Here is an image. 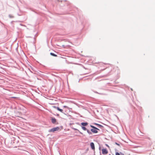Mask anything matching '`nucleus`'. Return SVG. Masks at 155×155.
<instances>
[{"label":"nucleus","mask_w":155,"mask_h":155,"mask_svg":"<svg viewBox=\"0 0 155 155\" xmlns=\"http://www.w3.org/2000/svg\"><path fill=\"white\" fill-rule=\"evenodd\" d=\"M60 130V129L59 127H54L49 130V132H54L56 131H58Z\"/></svg>","instance_id":"nucleus-1"},{"label":"nucleus","mask_w":155,"mask_h":155,"mask_svg":"<svg viewBox=\"0 0 155 155\" xmlns=\"http://www.w3.org/2000/svg\"><path fill=\"white\" fill-rule=\"evenodd\" d=\"M91 127L93 128V129H91V131L92 132L94 133H97L98 132H97V130H99V129H98V128H97L96 127H94L92 125H91Z\"/></svg>","instance_id":"nucleus-2"},{"label":"nucleus","mask_w":155,"mask_h":155,"mask_svg":"<svg viewBox=\"0 0 155 155\" xmlns=\"http://www.w3.org/2000/svg\"><path fill=\"white\" fill-rule=\"evenodd\" d=\"M102 151L103 154H107L108 153V151L106 149H103L102 150Z\"/></svg>","instance_id":"nucleus-3"},{"label":"nucleus","mask_w":155,"mask_h":155,"mask_svg":"<svg viewBox=\"0 0 155 155\" xmlns=\"http://www.w3.org/2000/svg\"><path fill=\"white\" fill-rule=\"evenodd\" d=\"M90 146L91 147V149L92 150H94L95 146H94V144L93 143L91 142L90 143Z\"/></svg>","instance_id":"nucleus-4"},{"label":"nucleus","mask_w":155,"mask_h":155,"mask_svg":"<svg viewBox=\"0 0 155 155\" xmlns=\"http://www.w3.org/2000/svg\"><path fill=\"white\" fill-rule=\"evenodd\" d=\"M52 107L54 108H56L58 110V111H60L61 113H63V110L60 109L59 107H56L55 106H52Z\"/></svg>","instance_id":"nucleus-5"},{"label":"nucleus","mask_w":155,"mask_h":155,"mask_svg":"<svg viewBox=\"0 0 155 155\" xmlns=\"http://www.w3.org/2000/svg\"><path fill=\"white\" fill-rule=\"evenodd\" d=\"M51 121L53 124H55L56 120L54 118H52L51 119Z\"/></svg>","instance_id":"nucleus-6"},{"label":"nucleus","mask_w":155,"mask_h":155,"mask_svg":"<svg viewBox=\"0 0 155 155\" xmlns=\"http://www.w3.org/2000/svg\"><path fill=\"white\" fill-rule=\"evenodd\" d=\"M81 125L83 126V127L84 126H87L88 124V123L86 122V123H81Z\"/></svg>","instance_id":"nucleus-7"},{"label":"nucleus","mask_w":155,"mask_h":155,"mask_svg":"<svg viewBox=\"0 0 155 155\" xmlns=\"http://www.w3.org/2000/svg\"><path fill=\"white\" fill-rule=\"evenodd\" d=\"M50 54L51 55H52V56H53L54 57H57V55L54 54V53H51Z\"/></svg>","instance_id":"nucleus-8"},{"label":"nucleus","mask_w":155,"mask_h":155,"mask_svg":"<svg viewBox=\"0 0 155 155\" xmlns=\"http://www.w3.org/2000/svg\"><path fill=\"white\" fill-rule=\"evenodd\" d=\"M81 128H82V129L84 130H87V128L84 127L82 126V127Z\"/></svg>","instance_id":"nucleus-9"},{"label":"nucleus","mask_w":155,"mask_h":155,"mask_svg":"<svg viewBox=\"0 0 155 155\" xmlns=\"http://www.w3.org/2000/svg\"><path fill=\"white\" fill-rule=\"evenodd\" d=\"M87 133L89 134H91V132H90L88 130H87Z\"/></svg>","instance_id":"nucleus-10"},{"label":"nucleus","mask_w":155,"mask_h":155,"mask_svg":"<svg viewBox=\"0 0 155 155\" xmlns=\"http://www.w3.org/2000/svg\"><path fill=\"white\" fill-rule=\"evenodd\" d=\"M116 155H120V154L118 152H116L115 153Z\"/></svg>","instance_id":"nucleus-11"},{"label":"nucleus","mask_w":155,"mask_h":155,"mask_svg":"<svg viewBox=\"0 0 155 155\" xmlns=\"http://www.w3.org/2000/svg\"><path fill=\"white\" fill-rule=\"evenodd\" d=\"M63 107H64V108H68V106H63Z\"/></svg>","instance_id":"nucleus-12"},{"label":"nucleus","mask_w":155,"mask_h":155,"mask_svg":"<svg viewBox=\"0 0 155 155\" xmlns=\"http://www.w3.org/2000/svg\"><path fill=\"white\" fill-rule=\"evenodd\" d=\"M96 124V125H98V126H101V125H99V124Z\"/></svg>","instance_id":"nucleus-13"},{"label":"nucleus","mask_w":155,"mask_h":155,"mask_svg":"<svg viewBox=\"0 0 155 155\" xmlns=\"http://www.w3.org/2000/svg\"><path fill=\"white\" fill-rule=\"evenodd\" d=\"M106 146L108 147H109V146L107 144H106Z\"/></svg>","instance_id":"nucleus-14"},{"label":"nucleus","mask_w":155,"mask_h":155,"mask_svg":"<svg viewBox=\"0 0 155 155\" xmlns=\"http://www.w3.org/2000/svg\"><path fill=\"white\" fill-rule=\"evenodd\" d=\"M120 153L121 155H124V154L122 153Z\"/></svg>","instance_id":"nucleus-15"},{"label":"nucleus","mask_w":155,"mask_h":155,"mask_svg":"<svg viewBox=\"0 0 155 155\" xmlns=\"http://www.w3.org/2000/svg\"><path fill=\"white\" fill-rule=\"evenodd\" d=\"M12 97V98H16V97Z\"/></svg>","instance_id":"nucleus-16"},{"label":"nucleus","mask_w":155,"mask_h":155,"mask_svg":"<svg viewBox=\"0 0 155 155\" xmlns=\"http://www.w3.org/2000/svg\"><path fill=\"white\" fill-rule=\"evenodd\" d=\"M109 155H110V154H109Z\"/></svg>","instance_id":"nucleus-17"}]
</instances>
